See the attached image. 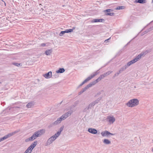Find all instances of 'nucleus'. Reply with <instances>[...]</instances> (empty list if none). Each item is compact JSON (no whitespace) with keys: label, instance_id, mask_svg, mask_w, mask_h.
Segmentation results:
<instances>
[{"label":"nucleus","instance_id":"obj_1","mask_svg":"<svg viewBox=\"0 0 153 153\" xmlns=\"http://www.w3.org/2000/svg\"><path fill=\"white\" fill-rule=\"evenodd\" d=\"M45 130L44 129H40L35 132L32 136L25 140L26 142L32 141L36 139L38 137H40L42 134L45 133Z\"/></svg>","mask_w":153,"mask_h":153},{"label":"nucleus","instance_id":"obj_2","mask_svg":"<svg viewBox=\"0 0 153 153\" xmlns=\"http://www.w3.org/2000/svg\"><path fill=\"white\" fill-rule=\"evenodd\" d=\"M140 58H134L133 59L128 62L127 64L121 68L119 70V71L120 73H121L127 68L129 66L139 60Z\"/></svg>","mask_w":153,"mask_h":153},{"label":"nucleus","instance_id":"obj_3","mask_svg":"<svg viewBox=\"0 0 153 153\" xmlns=\"http://www.w3.org/2000/svg\"><path fill=\"white\" fill-rule=\"evenodd\" d=\"M139 100L137 99H133L130 100L126 104L129 107H133L138 105Z\"/></svg>","mask_w":153,"mask_h":153},{"label":"nucleus","instance_id":"obj_4","mask_svg":"<svg viewBox=\"0 0 153 153\" xmlns=\"http://www.w3.org/2000/svg\"><path fill=\"white\" fill-rule=\"evenodd\" d=\"M58 136L56 134H55L52 137H51L48 140L47 142L46 143L45 145V146H48L51 143L54 141L58 137Z\"/></svg>","mask_w":153,"mask_h":153},{"label":"nucleus","instance_id":"obj_5","mask_svg":"<svg viewBox=\"0 0 153 153\" xmlns=\"http://www.w3.org/2000/svg\"><path fill=\"white\" fill-rule=\"evenodd\" d=\"M99 70H98L95 72H94L91 75L88 77L83 82L85 84L91 79L92 78H94L100 72L99 71Z\"/></svg>","mask_w":153,"mask_h":153},{"label":"nucleus","instance_id":"obj_6","mask_svg":"<svg viewBox=\"0 0 153 153\" xmlns=\"http://www.w3.org/2000/svg\"><path fill=\"white\" fill-rule=\"evenodd\" d=\"M101 134L102 136L106 137H109L111 135H115V134L111 133L106 130L102 132Z\"/></svg>","mask_w":153,"mask_h":153},{"label":"nucleus","instance_id":"obj_7","mask_svg":"<svg viewBox=\"0 0 153 153\" xmlns=\"http://www.w3.org/2000/svg\"><path fill=\"white\" fill-rule=\"evenodd\" d=\"M73 112L72 110L69 111L62 115L61 116V117L62 119L63 120H64L68 117L70 116L72 113Z\"/></svg>","mask_w":153,"mask_h":153},{"label":"nucleus","instance_id":"obj_8","mask_svg":"<svg viewBox=\"0 0 153 153\" xmlns=\"http://www.w3.org/2000/svg\"><path fill=\"white\" fill-rule=\"evenodd\" d=\"M75 29V27H73L72 29H67L66 30L63 31H62L60 33L59 35L60 36H62L63 35L66 33H68L72 32L73 31V30Z\"/></svg>","mask_w":153,"mask_h":153},{"label":"nucleus","instance_id":"obj_9","mask_svg":"<svg viewBox=\"0 0 153 153\" xmlns=\"http://www.w3.org/2000/svg\"><path fill=\"white\" fill-rule=\"evenodd\" d=\"M62 120H63L61 117L60 118H59L57 119L56 120V121H55L54 122L50 124V125L49 126V127H51L53 125H56L60 123L61 122Z\"/></svg>","mask_w":153,"mask_h":153},{"label":"nucleus","instance_id":"obj_10","mask_svg":"<svg viewBox=\"0 0 153 153\" xmlns=\"http://www.w3.org/2000/svg\"><path fill=\"white\" fill-rule=\"evenodd\" d=\"M108 122L111 124L113 123L115 121V118L113 116H108L107 118Z\"/></svg>","mask_w":153,"mask_h":153},{"label":"nucleus","instance_id":"obj_11","mask_svg":"<svg viewBox=\"0 0 153 153\" xmlns=\"http://www.w3.org/2000/svg\"><path fill=\"white\" fill-rule=\"evenodd\" d=\"M149 52V50H146L144 51H143L141 52L140 54H139L136 57H141L142 56H144L145 55L147 54Z\"/></svg>","mask_w":153,"mask_h":153},{"label":"nucleus","instance_id":"obj_12","mask_svg":"<svg viewBox=\"0 0 153 153\" xmlns=\"http://www.w3.org/2000/svg\"><path fill=\"white\" fill-rule=\"evenodd\" d=\"M88 131L90 133L94 134H97V132L96 129L92 128H89L88 129Z\"/></svg>","mask_w":153,"mask_h":153},{"label":"nucleus","instance_id":"obj_13","mask_svg":"<svg viewBox=\"0 0 153 153\" xmlns=\"http://www.w3.org/2000/svg\"><path fill=\"white\" fill-rule=\"evenodd\" d=\"M43 76L46 78H50L51 77L52 72L50 71L48 73L44 74Z\"/></svg>","mask_w":153,"mask_h":153},{"label":"nucleus","instance_id":"obj_14","mask_svg":"<svg viewBox=\"0 0 153 153\" xmlns=\"http://www.w3.org/2000/svg\"><path fill=\"white\" fill-rule=\"evenodd\" d=\"M10 110V108H7L3 110L1 113V116L6 115L9 113L8 111Z\"/></svg>","mask_w":153,"mask_h":153},{"label":"nucleus","instance_id":"obj_15","mask_svg":"<svg viewBox=\"0 0 153 153\" xmlns=\"http://www.w3.org/2000/svg\"><path fill=\"white\" fill-rule=\"evenodd\" d=\"M104 21V19H94L93 20H92L91 21V22L94 23V22H103Z\"/></svg>","mask_w":153,"mask_h":153},{"label":"nucleus","instance_id":"obj_16","mask_svg":"<svg viewBox=\"0 0 153 153\" xmlns=\"http://www.w3.org/2000/svg\"><path fill=\"white\" fill-rule=\"evenodd\" d=\"M34 102L33 101H32L29 102L26 105L27 108H32L34 105Z\"/></svg>","mask_w":153,"mask_h":153},{"label":"nucleus","instance_id":"obj_17","mask_svg":"<svg viewBox=\"0 0 153 153\" xmlns=\"http://www.w3.org/2000/svg\"><path fill=\"white\" fill-rule=\"evenodd\" d=\"M146 2V0H136L134 1L135 3H139L140 4L145 3Z\"/></svg>","mask_w":153,"mask_h":153},{"label":"nucleus","instance_id":"obj_18","mask_svg":"<svg viewBox=\"0 0 153 153\" xmlns=\"http://www.w3.org/2000/svg\"><path fill=\"white\" fill-rule=\"evenodd\" d=\"M37 144V141H35L30 145L29 147L32 149L36 146Z\"/></svg>","mask_w":153,"mask_h":153},{"label":"nucleus","instance_id":"obj_19","mask_svg":"<svg viewBox=\"0 0 153 153\" xmlns=\"http://www.w3.org/2000/svg\"><path fill=\"white\" fill-rule=\"evenodd\" d=\"M92 86V84L90 83L86 85L84 88H83L82 90L84 92L88 89L89 88Z\"/></svg>","mask_w":153,"mask_h":153},{"label":"nucleus","instance_id":"obj_20","mask_svg":"<svg viewBox=\"0 0 153 153\" xmlns=\"http://www.w3.org/2000/svg\"><path fill=\"white\" fill-rule=\"evenodd\" d=\"M11 65H13L18 67H21L22 66L21 63H18L16 62H12L11 63Z\"/></svg>","mask_w":153,"mask_h":153},{"label":"nucleus","instance_id":"obj_21","mask_svg":"<svg viewBox=\"0 0 153 153\" xmlns=\"http://www.w3.org/2000/svg\"><path fill=\"white\" fill-rule=\"evenodd\" d=\"M100 79L99 78V77L97 79H96L94 81H93V82H90V83L92 84V86L93 85H95L96 83L98 82L99 81H100Z\"/></svg>","mask_w":153,"mask_h":153},{"label":"nucleus","instance_id":"obj_22","mask_svg":"<svg viewBox=\"0 0 153 153\" xmlns=\"http://www.w3.org/2000/svg\"><path fill=\"white\" fill-rule=\"evenodd\" d=\"M153 27H151L150 28H149L148 29L146 30L144 32H143L142 34V35H144V34L148 33V32L151 31V30H152Z\"/></svg>","mask_w":153,"mask_h":153},{"label":"nucleus","instance_id":"obj_23","mask_svg":"<svg viewBox=\"0 0 153 153\" xmlns=\"http://www.w3.org/2000/svg\"><path fill=\"white\" fill-rule=\"evenodd\" d=\"M103 143L105 144H109L111 143V141L107 139H104Z\"/></svg>","mask_w":153,"mask_h":153},{"label":"nucleus","instance_id":"obj_24","mask_svg":"<svg viewBox=\"0 0 153 153\" xmlns=\"http://www.w3.org/2000/svg\"><path fill=\"white\" fill-rule=\"evenodd\" d=\"M33 149L29 146L26 150L24 153H30Z\"/></svg>","mask_w":153,"mask_h":153},{"label":"nucleus","instance_id":"obj_25","mask_svg":"<svg viewBox=\"0 0 153 153\" xmlns=\"http://www.w3.org/2000/svg\"><path fill=\"white\" fill-rule=\"evenodd\" d=\"M65 70L64 68H60L58 70L56 71V73H63L64 72Z\"/></svg>","mask_w":153,"mask_h":153},{"label":"nucleus","instance_id":"obj_26","mask_svg":"<svg viewBox=\"0 0 153 153\" xmlns=\"http://www.w3.org/2000/svg\"><path fill=\"white\" fill-rule=\"evenodd\" d=\"M63 128H64V127L63 126H62L60 128V129H59V131H58L57 132V133H56V135L58 136H59L61 132L62 131V130H63Z\"/></svg>","mask_w":153,"mask_h":153},{"label":"nucleus","instance_id":"obj_27","mask_svg":"<svg viewBox=\"0 0 153 153\" xmlns=\"http://www.w3.org/2000/svg\"><path fill=\"white\" fill-rule=\"evenodd\" d=\"M9 135V134H8L7 135L5 136H4L3 137L0 138V142L5 140L8 137Z\"/></svg>","mask_w":153,"mask_h":153},{"label":"nucleus","instance_id":"obj_28","mask_svg":"<svg viewBox=\"0 0 153 153\" xmlns=\"http://www.w3.org/2000/svg\"><path fill=\"white\" fill-rule=\"evenodd\" d=\"M102 97H101L100 98H98V99H97V100H96L94 101L93 102L94 103V104H95V105L96 104H97L99 102V101L102 99Z\"/></svg>","mask_w":153,"mask_h":153},{"label":"nucleus","instance_id":"obj_29","mask_svg":"<svg viewBox=\"0 0 153 153\" xmlns=\"http://www.w3.org/2000/svg\"><path fill=\"white\" fill-rule=\"evenodd\" d=\"M52 52L51 50H47L45 51V53L47 55H49Z\"/></svg>","mask_w":153,"mask_h":153},{"label":"nucleus","instance_id":"obj_30","mask_svg":"<svg viewBox=\"0 0 153 153\" xmlns=\"http://www.w3.org/2000/svg\"><path fill=\"white\" fill-rule=\"evenodd\" d=\"M95 105V104L94 102H92L89 105H88V108L90 109H91V108Z\"/></svg>","mask_w":153,"mask_h":153},{"label":"nucleus","instance_id":"obj_31","mask_svg":"<svg viewBox=\"0 0 153 153\" xmlns=\"http://www.w3.org/2000/svg\"><path fill=\"white\" fill-rule=\"evenodd\" d=\"M89 108H88V107H87L86 108H84L83 110V112H89Z\"/></svg>","mask_w":153,"mask_h":153},{"label":"nucleus","instance_id":"obj_32","mask_svg":"<svg viewBox=\"0 0 153 153\" xmlns=\"http://www.w3.org/2000/svg\"><path fill=\"white\" fill-rule=\"evenodd\" d=\"M114 15V13H108L106 14V15H109L110 16H113Z\"/></svg>","mask_w":153,"mask_h":153},{"label":"nucleus","instance_id":"obj_33","mask_svg":"<svg viewBox=\"0 0 153 153\" xmlns=\"http://www.w3.org/2000/svg\"><path fill=\"white\" fill-rule=\"evenodd\" d=\"M124 6H118L116 9V10H121V9H123L124 8Z\"/></svg>","mask_w":153,"mask_h":153},{"label":"nucleus","instance_id":"obj_34","mask_svg":"<svg viewBox=\"0 0 153 153\" xmlns=\"http://www.w3.org/2000/svg\"><path fill=\"white\" fill-rule=\"evenodd\" d=\"M112 71H108L106 73H105L106 74V76H107L109 75L110 74L112 73Z\"/></svg>","mask_w":153,"mask_h":153},{"label":"nucleus","instance_id":"obj_35","mask_svg":"<svg viewBox=\"0 0 153 153\" xmlns=\"http://www.w3.org/2000/svg\"><path fill=\"white\" fill-rule=\"evenodd\" d=\"M112 11V10L111 9H108L105 10L104 12H107L108 13V12Z\"/></svg>","mask_w":153,"mask_h":153},{"label":"nucleus","instance_id":"obj_36","mask_svg":"<svg viewBox=\"0 0 153 153\" xmlns=\"http://www.w3.org/2000/svg\"><path fill=\"white\" fill-rule=\"evenodd\" d=\"M120 74V73L118 71L117 72L116 74H114L113 77H115L116 76H117Z\"/></svg>","mask_w":153,"mask_h":153},{"label":"nucleus","instance_id":"obj_37","mask_svg":"<svg viewBox=\"0 0 153 153\" xmlns=\"http://www.w3.org/2000/svg\"><path fill=\"white\" fill-rule=\"evenodd\" d=\"M17 132H18V131H15L14 132H13L12 133H10V136H12L14 134H15Z\"/></svg>","mask_w":153,"mask_h":153},{"label":"nucleus","instance_id":"obj_38","mask_svg":"<svg viewBox=\"0 0 153 153\" xmlns=\"http://www.w3.org/2000/svg\"><path fill=\"white\" fill-rule=\"evenodd\" d=\"M99 78L101 80L102 79L104 78V76L101 75L99 77Z\"/></svg>","mask_w":153,"mask_h":153},{"label":"nucleus","instance_id":"obj_39","mask_svg":"<svg viewBox=\"0 0 153 153\" xmlns=\"http://www.w3.org/2000/svg\"><path fill=\"white\" fill-rule=\"evenodd\" d=\"M111 39V37L109 38V39L105 40V43H107L109 42V40H110V39Z\"/></svg>","mask_w":153,"mask_h":153},{"label":"nucleus","instance_id":"obj_40","mask_svg":"<svg viewBox=\"0 0 153 153\" xmlns=\"http://www.w3.org/2000/svg\"><path fill=\"white\" fill-rule=\"evenodd\" d=\"M84 92L83 91H82V90L79 92V95H80L81 94H82Z\"/></svg>","mask_w":153,"mask_h":153},{"label":"nucleus","instance_id":"obj_41","mask_svg":"<svg viewBox=\"0 0 153 153\" xmlns=\"http://www.w3.org/2000/svg\"><path fill=\"white\" fill-rule=\"evenodd\" d=\"M84 83L82 82L78 86V88H79V87L81 86Z\"/></svg>","mask_w":153,"mask_h":153},{"label":"nucleus","instance_id":"obj_42","mask_svg":"<svg viewBox=\"0 0 153 153\" xmlns=\"http://www.w3.org/2000/svg\"><path fill=\"white\" fill-rule=\"evenodd\" d=\"M41 46H42V47H45L46 45V44L44 43H42L41 44Z\"/></svg>","mask_w":153,"mask_h":153},{"label":"nucleus","instance_id":"obj_43","mask_svg":"<svg viewBox=\"0 0 153 153\" xmlns=\"http://www.w3.org/2000/svg\"><path fill=\"white\" fill-rule=\"evenodd\" d=\"M102 75L104 76V78L105 77V76H106V74H105V73L103 74H102Z\"/></svg>","mask_w":153,"mask_h":153},{"label":"nucleus","instance_id":"obj_44","mask_svg":"<svg viewBox=\"0 0 153 153\" xmlns=\"http://www.w3.org/2000/svg\"><path fill=\"white\" fill-rule=\"evenodd\" d=\"M100 94H101V92H99L97 93V94L99 95H100Z\"/></svg>","mask_w":153,"mask_h":153},{"label":"nucleus","instance_id":"obj_45","mask_svg":"<svg viewBox=\"0 0 153 153\" xmlns=\"http://www.w3.org/2000/svg\"><path fill=\"white\" fill-rule=\"evenodd\" d=\"M4 3L5 5L6 6V3L4 2Z\"/></svg>","mask_w":153,"mask_h":153},{"label":"nucleus","instance_id":"obj_46","mask_svg":"<svg viewBox=\"0 0 153 153\" xmlns=\"http://www.w3.org/2000/svg\"><path fill=\"white\" fill-rule=\"evenodd\" d=\"M152 152H153V147L152 150Z\"/></svg>","mask_w":153,"mask_h":153},{"label":"nucleus","instance_id":"obj_47","mask_svg":"<svg viewBox=\"0 0 153 153\" xmlns=\"http://www.w3.org/2000/svg\"><path fill=\"white\" fill-rule=\"evenodd\" d=\"M146 27V26H145V27H144V28H145Z\"/></svg>","mask_w":153,"mask_h":153},{"label":"nucleus","instance_id":"obj_48","mask_svg":"<svg viewBox=\"0 0 153 153\" xmlns=\"http://www.w3.org/2000/svg\"><path fill=\"white\" fill-rule=\"evenodd\" d=\"M152 2H153V0H152Z\"/></svg>","mask_w":153,"mask_h":153}]
</instances>
